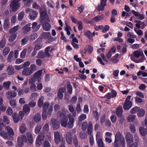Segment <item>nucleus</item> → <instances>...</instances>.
I'll use <instances>...</instances> for the list:
<instances>
[{"label":"nucleus","mask_w":147,"mask_h":147,"mask_svg":"<svg viewBox=\"0 0 147 147\" xmlns=\"http://www.w3.org/2000/svg\"><path fill=\"white\" fill-rule=\"evenodd\" d=\"M41 128L42 126L40 124H38L35 128V133L36 134H38L40 132Z\"/></svg>","instance_id":"42"},{"label":"nucleus","mask_w":147,"mask_h":147,"mask_svg":"<svg viewBox=\"0 0 147 147\" xmlns=\"http://www.w3.org/2000/svg\"><path fill=\"white\" fill-rule=\"evenodd\" d=\"M134 56L137 58H138L139 56L142 55L141 53L138 51H134Z\"/></svg>","instance_id":"56"},{"label":"nucleus","mask_w":147,"mask_h":147,"mask_svg":"<svg viewBox=\"0 0 147 147\" xmlns=\"http://www.w3.org/2000/svg\"><path fill=\"white\" fill-rule=\"evenodd\" d=\"M19 27V26L17 25L15 26L13 28H11L9 31V33L10 34H13L18 30V29Z\"/></svg>","instance_id":"32"},{"label":"nucleus","mask_w":147,"mask_h":147,"mask_svg":"<svg viewBox=\"0 0 147 147\" xmlns=\"http://www.w3.org/2000/svg\"><path fill=\"white\" fill-rule=\"evenodd\" d=\"M23 111L26 115H27L29 113L30 111V109L27 104L24 105L23 106Z\"/></svg>","instance_id":"17"},{"label":"nucleus","mask_w":147,"mask_h":147,"mask_svg":"<svg viewBox=\"0 0 147 147\" xmlns=\"http://www.w3.org/2000/svg\"><path fill=\"white\" fill-rule=\"evenodd\" d=\"M27 142V138L25 135H22L21 137H19L18 138V146H23L24 142Z\"/></svg>","instance_id":"8"},{"label":"nucleus","mask_w":147,"mask_h":147,"mask_svg":"<svg viewBox=\"0 0 147 147\" xmlns=\"http://www.w3.org/2000/svg\"><path fill=\"white\" fill-rule=\"evenodd\" d=\"M42 45L40 43H39L36 44L34 47V49H35L37 50H39L41 49L42 47Z\"/></svg>","instance_id":"61"},{"label":"nucleus","mask_w":147,"mask_h":147,"mask_svg":"<svg viewBox=\"0 0 147 147\" xmlns=\"http://www.w3.org/2000/svg\"><path fill=\"white\" fill-rule=\"evenodd\" d=\"M31 25V24L30 23L26 24L25 26L23 27V30L25 32H29L31 29V28L30 27Z\"/></svg>","instance_id":"35"},{"label":"nucleus","mask_w":147,"mask_h":147,"mask_svg":"<svg viewBox=\"0 0 147 147\" xmlns=\"http://www.w3.org/2000/svg\"><path fill=\"white\" fill-rule=\"evenodd\" d=\"M26 52V49H24L21 53L20 55V57L22 58H24L25 57Z\"/></svg>","instance_id":"51"},{"label":"nucleus","mask_w":147,"mask_h":147,"mask_svg":"<svg viewBox=\"0 0 147 147\" xmlns=\"http://www.w3.org/2000/svg\"><path fill=\"white\" fill-rule=\"evenodd\" d=\"M42 27L43 30L49 31L50 30L51 26L49 23L46 22L43 24Z\"/></svg>","instance_id":"23"},{"label":"nucleus","mask_w":147,"mask_h":147,"mask_svg":"<svg viewBox=\"0 0 147 147\" xmlns=\"http://www.w3.org/2000/svg\"><path fill=\"white\" fill-rule=\"evenodd\" d=\"M73 142L75 146L76 147L78 146V140L77 136L76 135H74L73 137Z\"/></svg>","instance_id":"41"},{"label":"nucleus","mask_w":147,"mask_h":147,"mask_svg":"<svg viewBox=\"0 0 147 147\" xmlns=\"http://www.w3.org/2000/svg\"><path fill=\"white\" fill-rule=\"evenodd\" d=\"M86 115L85 114H82L78 118V120L79 121H83L86 119Z\"/></svg>","instance_id":"54"},{"label":"nucleus","mask_w":147,"mask_h":147,"mask_svg":"<svg viewBox=\"0 0 147 147\" xmlns=\"http://www.w3.org/2000/svg\"><path fill=\"white\" fill-rule=\"evenodd\" d=\"M6 42L5 40L2 39L0 42V49H3L5 46Z\"/></svg>","instance_id":"55"},{"label":"nucleus","mask_w":147,"mask_h":147,"mask_svg":"<svg viewBox=\"0 0 147 147\" xmlns=\"http://www.w3.org/2000/svg\"><path fill=\"white\" fill-rule=\"evenodd\" d=\"M50 123L54 130L57 129L60 127L59 121L57 119H52Z\"/></svg>","instance_id":"5"},{"label":"nucleus","mask_w":147,"mask_h":147,"mask_svg":"<svg viewBox=\"0 0 147 147\" xmlns=\"http://www.w3.org/2000/svg\"><path fill=\"white\" fill-rule=\"evenodd\" d=\"M10 36L9 39V41L11 42L13 41L17 37V34H13Z\"/></svg>","instance_id":"34"},{"label":"nucleus","mask_w":147,"mask_h":147,"mask_svg":"<svg viewBox=\"0 0 147 147\" xmlns=\"http://www.w3.org/2000/svg\"><path fill=\"white\" fill-rule=\"evenodd\" d=\"M65 24L66 26L65 28V30L66 31L67 35H69L71 34L70 30H71V28L68 25L67 23H65Z\"/></svg>","instance_id":"40"},{"label":"nucleus","mask_w":147,"mask_h":147,"mask_svg":"<svg viewBox=\"0 0 147 147\" xmlns=\"http://www.w3.org/2000/svg\"><path fill=\"white\" fill-rule=\"evenodd\" d=\"M88 123L87 121L84 122L82 125V129L83 131H85L86 129Z\"/></svg>","instance_id":"57"},{"label":"nucleus","mask_w":147,"mask_h":147,"mask_svg":"<svg viewBox=\"0 0 147 147\" xmlns=\"http://www.w3.org/2000/svg\"><path fill=\"white\" fill-rule=\"evenodd\" d=\"M65 139L67 142L69 144H71L72 143V138L71 134L69 132L66 133Z\"/></svg>","instance_id":"13"},{"label":"nucleus","mask_w":147,"mask_h":147,"mask_svg":"<svg viewBox=\"0 0 147 147\" xmlns=\"http://www.w3.org/2000/svg\"><path fill=\"white\" fill-rule=\"evenodd\" d=\"M123 109L121 106H119L116 111V114L118 117H121L122 116Z\"/></svg>","instance_id":"16"},{"label":"nucleus","mask_w":147,"mask_h":147,"mask_svg":"<svg viewBox=\"0 0 147 147\" xmlns=\"http://www.w3.org/2000/svg\"><path fill=\"white\" fill-rule=\"evenodd\" d=\"M10 26L9 20V18L6 19L4 21L3 24V28L4 29L6 30L9 28Z\"/></svg>","instance_id":"21"},{"label":"nucleus","mask_w":147,"mask_h":147,"mask_svg":"<svg viewBox=\"0 0 147 147\" xmlns=\"http://www.w3.org/2000/svg\"><path fill=\"white\" fill-rule=\"evenodd\" d=\"M67 88L68 93L70 94H71L72 92L73 88L69 82L67 84Z\"/></svg>","instance_id":"36"},{"label":"nucleus","mask_w":147,"mask_h":147,"mask_svg":"<svg viewBox=\"0 0 147 147\" xmlns=\"http://www.w3.org/2000/svg\"><path fill=\"white\" fill-rule=\"evenodd\" d=\"M84 35L87 37L90 40H93V39L91 31L89 30H87L84 32Z\"/></svg>","instance_id":"26"},{"label":"nucleus","mask_w":147,"mask_h":147,"mask_svg":"<svg viewBox=\"0 0 147 147\" xmlns=\"http://www.w3.org/2000/svg\"><path fill=\"white\" fill-rule=\"evenodd\" d=\"M106 115L105 114H103L101 116L100 118V122L102 124L104 123L105 120Z\"/></svg>","instance_id":"50"},{"label":"nucleus","mask_w":147,"mask_h":147,"mask_svg":"<svg viewBox=\"0 0 147 147\" xmlns=\"http://www.w3.org/2000/svg\"><path fill=\"white\" fill-rule=\"evenodd\" d=\"M66 89L65 87H61L59 88L58 90L57 93V96L58 98L61 100L63 98V93L66 91Z\"/></svg>","instance_id":"10"},{"label":"nucleus","mask_w":147,"mask_h":147,"mask_svg":"<svg viewBox=\"0 0 147 147\" xmlns=\"http://www.w3.org/2000/svg\"><path fill=\"white\" fill-rule=\"evenodd\" d=\"M47 110H43L42 113V117L43 120H45L47 118V115L46 114Z\"/></svg>","instance_id":"58"},{"label":"nucleus","mask_w":147,"mask_h":147,"mask_svg":"<svg viewBox=\"0 0 147 147\" xmlns=\"http://www.w3.org/2000/svg\"><path fill=\"white\" fill-rule=\"evenodd\" d=\"M7 74L9 75H12L15 73L14 68L12 65H9L7 68Z\"/></svg>","instance_id":"20"},{"label":"nucleus","mask_w":147,"mask_h":147,"mask_svg":"<svg viewBox=\"0 0 147 147\" xmlns=\"http://www.w3.org/2000/svg\"><path fill=\"white\" fill-rule=\"evenodd\" d=\"M10 50V48L9 47H6L4 49L3 51V55L4 56L7 55Z\"/></svg>","instance_id":"43"},{"label":"nucleus","mask_w":147,"mask_h":147,"mask_svg":"<svg viewBox=\"0 0 147 147\" xmlns=\"http://www.w3.org/2000/svg\"><path fill=\"white\" fill-rule=\"evenodd\" d=\"M44 98L43 96H41L39 99L38 102V107H41L43 105V100Z\"/></svg>","instance_id":"33"},{"label":"nucleus","mask_w":147,"mask_h":147,"mask_svg":"<svg viewBox=\"0 0 147 147\" xmlns=\"http://www.w3.org/2000/svg\"><path fill=\"white\" fill-rule=\"evenodd\" d=\"M68 116L69 121L67 122V127L69 128H72L74 126V123L75 121V119L71 115H67Z\"/></svg>","instance_id":"9"},{"label":"nucleus","mask_w":147,"mask_h":147,"mask_svg":"<svg viewBox=\"0 0 147 147\" xmlns=\"http://www.w3.org/2000/svg\"><path fill=\"white\" fill-rule=\"evenodd\" d=\"M41 25L40 24L37 25L36 22H34L32 24V29L34 32H36L39 29Z\"/></svg>","instance_id":"19"},{"label":"nucleus","mask_w":147,"mask_h":147,"mask_svg":"<svg viewBox=\"0 0 147 147\" xmlns=\"http://www.w3.org/2000/svg\"><path fill=\"white\" fill-rule=\"evenodd\" d=\"M43 139L41 136H39L37 137L36 143L37 147L39 146L42 144V141Z\"/></svg>","instance_id":"29"},{"label":"nucleus","mask_w":147,"mask_h":147,"mask_svg":"<svg viewBox=\"0 0 147 147\" xmlns=\"http://www.w3.org/2000/svg\"><path fill=\"white\" fill-rule=\"evenodd\" d=\"M134 99L136 103H141L143 102V100L139 97L136 96L134 98Z\"/></svg>","instance_id":"63"},{"label":"nucleus","mask_w":147,"mask_h":147,"mask_svg":"<svg viewBox=\"0 0 147 147\" xmlns=\"http://www.w3.org/2000/svg\"><path fill=\"white\" fill-rule=\"evenodd\" d=\"M29 39L28 36H26L23 38L21 40V42L22 45H24L27 42Z\"/></svg>","instance_id":"52"},{"label":"nucleus","mask_w":147,"mask_h":147,"mask_svg":"<svg viewBox=\"0 0 147 147\" xmlns=\"http://www.w3.org/2000/svg\"><path fill=\"white\" fill-rule=\"evenodd\" d=\"M121 139V134L119 131H117L115 136V140L119 141Z\"/></svg>","instance_id":"48"},{"label":"nucleus","mask_w":147,"mask_h":147,"mask_svg":"<svg viewBox=\"0 0 147 147\" xmlns=\"http://www.w3.org/2000/svg\"><path fill=\"white\" fill-rule=\"evenodd\" d=\"M135 115H129L127 117V121L128 122H131L133 121L135 118Z\"/></svg>","instance_id":"47"},{"label":"nucleus","mask_w":147,"mask_h":147,"mask_svg":"<svg viewBox=\"0 0 147 147\" xmlns=\"http://www.w3.org/2000/svg\"><path fill=\"white\" fill-rule=\"evenodd\" d=\"M10 84L11 82L9 81L4 82L3 83V88H4L5 90H9Z\"/></svg>","instance_id":"31"},{"label":"nucleus","mask_w":147,"mask_h":147,"mask_svg":"<svg viewBox=\"0 0 147 147\" xmlns=\"http://www.w3.org/2000/svg\"><path fill=\"white\" fill-rule=\"evenodd\" d=\"M6 94L8 99H10L13 98H14L17 95V92L14 91H9Z\"/></svg>","instance_id":"11"},{"label":"nucleus","mask_w":147,"mask_h":147,"mask_svg":"<svg viewBox=\"0 0 147 147\" xmlns=\"http://www.w3.org/2000/svg\"><path fill=\"white\" fill-rule=\"evenodd\" d=\"M59 120L61 126L66 127L67 126V122L68 121V116L66 115V112L64 109L62 110V111L59 112Z\"/></svg>","instance_id":"1"},{"label":"nucleus","mask_w":147,"mask_h":147,"mask_svg":"<svg viewBox=\"0 0 147 147\" xmlns=\"http://www.w3.org/2000/svg\"><path fill=\"white\" fill-rule=\"evenodd\" d=\"M129 127L131 132L133 133H135L136 132V128L134 125L133 124H130Z\"/></svg>","instance_id":"60"},{"label":"nucleus","mask_w":147,"mask_h":147,"mask_svg":"<svg viewBox=\"0 0 147 147\" xmlns=\"http://www.w3.org/2000/svg\"><path fill=\"white\" fill-rule=\"evenodd\" d=\"M145 111L142 109H140L137 111V115L139 117H143L144 116Z\"/></svg>","instance_id":"27"},{"label":"nucleus","mask_w":147,"mask_h":147,"mask_svg":"<svg viewBox=\"0 0 147 147\" xmlns=\"http://www.w3.org/2000/svg\"><path fill=\"white\" fill-rule=\"evenodd\" d=\"M38 13L37 12L34 11L32 9L30 13H29V15L30 19L31 20H34L37 17Z\"/></svg>","instance_id":"18"},{"label":"nucleus","mask_w":147,"mask_h":147,"mask_svg":"<svg viewBox=\"0 0 147 147\" xmlns=\"http://www.w3.org/2000/svg\"><path fill=\"white\" fill-rule=\"evenodd\" d=\"M125 138L126 139L127 144H130L131 142H134V138L132 134L129 132L126 133Z\"/></svg>","instance_id":"7"},{"label":"nucleus","mask_w":147,"mask_h":147,"mask_svg":"<svg viewBox=\"0 0 147 147\" xmlns=\"http://www.w3.org/2000/svg\"><path fill=\"white\" fill-rule=\"evenodd\" d=\"M33 0H22L24 2H26L25 5L27 7H30L31 4V3L33 2Z\"/></svg>","instance_id":"49"},{"label":"nucleus","mask_w":147,"mask_h":147,"mask_svg":"<svg viewBox=\"0 0 147 147\" xmlns=\"http://www.w3.org/2000/svg\"><path fill=\"white\" fill-rule=\"evenodd\" d=\"M107 0H100V3L99 4L96 9L98 11H103L105 9V7L106 6V3Z\"/></svg>","instance_id":"6"},{"label":"nucleus","mask_w":147,"mask_h":147,"mask_svg":"<svg viewBox=\"0 0 147 147\" xmlns=\"http://www.w3.org/2000/svg\"><path fill=\"white\" fill-rule=\"evenodd\" d=\"M139 109L140 107H133L131 110L130 111V113L132 114L135 113Z\"/></svg>","instance_id":"53"},{"label":"nucleus","mask_w":147,"mask_h":147,"mask_svg":"<svg viewBox=\"0 0 147 147\" xmlns=\"http://www.w3.org/2000/svg\"><path fill=\"white\" fill-rule=\"evenodd\" d=\"M128 147H138V143L137 139L135 142H131L130 144H127Z\"/></svg>","instance_id":"37"},{"label":"nucleus","mask_w":147,"mask_h":147,"mask_svg":"<svg viewBox=\"0 0 147 147\" xmlns=\"http://www.w3.org/2000/svg\"><path fill=\"white\" fill-rule=\"evenodd\" d=\"M50 49V47H48L45 48L44 52L40 51L39 52L37 56V58L43 59L46 57H50L51 56L49 53Z\"/></svg>","instance_id":"3"},{"label":"nucleus","mask_w":147,"mask_h":147,"mask_svg":"<svg viewBox=\"0 0 147 147\" xmlns=\"http://www.w3.org/2000/svg\"><path fill=\"white\" fill-rule=\"evenodd\" d=\"M54 137L55 143L57 144H58L61 141V137L60 134L58 131L55 132L54 134Z\"/></svg>","instance_id":"14"},{"label":"nucleus","mask_w":147,"mask_h":147,"mask_svg":"<svg viewBox=\"0 0 147 147\" xmlns=\"http://www.w3.org/2000/svg\"><path fill=\"white\" fill-rule=\"evenodd\" d=\"M32 70L30 67L25 69L22 71V74L24 76H28L32 73Z\"/></svg>","instance_id":"15"},{"label":"nucleus","mask_w":147,"mask_h":147,"mask_svg":"<svg viewBox=\"0 0 147 147\" xmlns=\"http://www.w3.org/2000/svg\"><path fill=\"white\" fill-rule=\"evenodd\" d=\"M77 24L78 25V28L79 30H81L83 29L82 22L81 21L78 22Z\"/></svg>","instance_id":"59"},{"label":"nucleus","mask_w":147,"mask_h":147,"mask_svg":"<svg viewBox=\"0 0 147 147\" xmlns=\"http://www.w3.org/2000/svg\"><path fill=\"white\" fill-rule=\"evenodd\" d=\"M27 137V140L30 144H32L33 142V136L32 134L30 132H28L26 134Z\"/></svg>","instance_id":"25"},{"label":"nucleus","mask_w":147,"mask_h":147,"mask_svg":"<svg viewBox=\"0 0 147 147\" xmlns=\"http://www.w3.org/2000/svg\"><path fill=\"white\" fill-rule=\"evenodd\" d=\"M10 99L9 102L10 105L13 108H15L17 105L16 100L14 99Z\"/></svg>","instance_id":"30"},{"label":"nucleus","mask_w":147,"mask_h":147,"mask_svg":"<svg viewBox=\"0 0 147 147\" xmlns=\"http://www.w3.org/2000/svg\"><path fill=\"white\" fill-rule=\"evenodd\" d=\"M79 135L80 137L82 139H85L87 136V134L86 133L82 131L80 132Z\"/></svg>","instance_id":"45"},{"label":"nucleus","mask_w":147,"mask_h":147,"mask_svg":"<svg viewBox=\"0 0 147 147\" xmlns=\"http://www.w3.org/2000/svg\"><path fill=\"white\" fill-rule=\"evenodd\" d=\"M131 101L125 102L123 104V107L125 110H129L132 106Z\"/></svg>","instance_id":"12"},{"label":"nucleus","mask_w":147,"mask_h":147,"mask_svg":"<svg viewBox=\"0 0 147 147\" xmlns=\"http://www.w3.org/2000/svg\"><path fill=\"white\" fill-rule=\"evenodd\" d=\"M36 102L34 100H32L30 101L28 105L29 107H34L36 106Z\"/></svg>","instance_id":"46"},{"label":"nucleus","mask_w":147,"mask_h":147,"mask_svg":"<svg viewBox=\"0 0 147 147\" xmlns=\"http://www.w3.org/2000/svg\"><path fill=\"white\" fill-rule=\"evenodd\" d=\"M6 129L9 134H10L11 136H13L14 135V134L13 131L11 128L8 126L6 127Z\"/></svg>","instance_id":"39"},{"label":"nucleus","mask_w":147,"mask_h":147,"mask_svg":"<svg viewBox=\"0 0 147 147\" xmlns=\"http://www.w3.org/2000/svg\"><path fill=\"white\" fill-rule=\"evenodd\" d=\"M93 116L95 118L96 121L99 120V115L97 111H94L93 112Z\"/></svg>","instance_id":"38"},{"label":"nucleus","mask_w":147,"mask_h":147,"mask_svg":"<svg viewBox=\"0 0 147 147\" xmlns=\"http://www.w3.org/2000/svg\"><path fill=\"white\" fill-rule=\"evenodd\" d=\"M34 121L37 123L41 120V117L40 114L39 113H37L34 117Z\"/></svg>","instance_id":"28"},{"label":"nucleus","mask_w":147,"mask_h":147,"mask_svg":"<svg viewBox=\"0 0 147 147\" xmlns=\"http://www.w3.org/2000/svg\"><path fill=\"white\" fill-rule=\"evenodd\" d=\"M51 145L47 140H45L43 144V147H51Z\"/></svg>","instance_id":"64"},{"label":"nucleus","mask_w":147,"mask_h":147,"mask_svg":"<svg viewBox=\"0 0 147 147\" xmlns=\"http://www.w3.org/2000/svg\"><path fill=\"white\" fill-rule=\"evenodd\" d=\"M24 16V11H22L20 12L18 15V19L19 21H21L22 20Z\"/></svg>","instance_id":"44"},{"label":"nucleus","mask_w":147,"mask_h":147,"mask_svg":"<svg viewBox=\"0 0 147 147\" xmlns=\"http://www.w3.org/2000/svg\"><path fill=\"white\" fill-rule=\"evenodd\" d=\"M41 18H44L47 16V11L39 12Z\"/></svg>","instance_id":"62"},{"label":"nucleus","mask_w":147,"mask_h":147,"mask_svg":"<svg viewBox=\"0 0 147 147\" xmlns=\"http://www.w3.org/2000/svg\"><path fill=\"white\" fill-rule=\"evenodd\" d=\"M21 0H13L10 4V7L13 11H16L19 8L20 3L19 2Z\"/></svg>","instance_id":"4"},{"label":"nucleus","mask_w":147,"mask_h":147,"mask_svg":"<svg viewBox=\"0 0 147 147\" xmlns=\"http://www.w3.org/2000/svg\"><path fill=\"white\" fill-rule=\"evenodd\" d=\"M42 73V70L41 69L36 72L34 75L33 78L30 79L29 84H35L36 81L39 82L41 81V76Z\"/></svg>","instance_id":"2"},{"label":"nucleus","mask_w":147,"mask_h":147,"mask_svg":"<svg viewBox=\"0 0 147 147\" xmlns=\"http://www.w3.org/2000/svg\"><path fill=\"white\" fill-rule=\"evenodd\" d=\"M12 117L15 123H17L19 121L20 117L17 113H14L12 115Z\"/></svg>","instance_id":"22"},{"label":"nucleus","mask_w":147,"mask_h":147,"mask_svg":"<svg viewBox=\"0 0 147 147\" xmlns=\"http://www.w3.org/2000/svg\"><path fill=\"white\" fill-rule=\"evenodd\" d=\"M139 132L142 136H145L147 134V129L140 127L139 128Z\"/></svg>","instance_id":"24"}]
</instances>
